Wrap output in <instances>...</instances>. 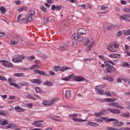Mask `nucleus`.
<instances>
[{"instance_id":"obj_13","label":"nucleus","mask_w":130,"mask_h":130,"mask_svg":"<svg viewBox=\"0 0 130 130\" xmlns=\"http://www.w3.org/2000/svg\"><path fill=\"white\" fill-rule=\"evenodd\" d=\"M73 79L77 81V82H82V81H84L85 79L82 76H74Z\"/></svg>"},{"instance_id":"obj_36","label":"nucleus","mask_w":130,"mask_h":130,"mask_svg":"<svg viewBox=\"0 0 130 130\" xmlns=\"http://www.w3.org/2000/svg\"><path fill=\"white\" fill-rule=\"evenodd\" d=\"M7 124H9V121L8 120L4 119L1 122V125H7Z\"/></svg>"},{"instance_id":"obj_47","label":"nucleus","mask_w":130,"mask_h":130,"mask_svg":"<svg viewBox=\"0 0 130 130\" xmlns=\"http://www.w3.org/2000/svg\"><path fill=\"white\" fill-rule=\"evenodd\" d=\"M35 90L37 93H41V89L39 87H36Z\"/></svg>"},{"instance_id":"obj_11","label":"nucleus","mask_w":130,"mask_h":130,"mask_svg":"<svg viewBox=\"0 0 130 130\" xmlns=\"http://www.w3.org/2000/svg\"><path fill=\"white\" fill-rule=\"evenodd\" d=\"M107 129L108 130H130V128L125 127H123L121 129H118V128H113L111 127H107Z\"/></svg>"},{"instance_id":"obj_43","label":"nucleus","mask_w":130,"mask_h":130,"mask_svg":"<svg viewBox=\"0 0 130 130\" xmlns=\"http://www.w3.org/2000/svg\"><path fill=\"white\" fill-rule=\"evenodd\" d=\"M40 9L44 12V13H47V10L44 6H41Z\"/></svg>"},{"instance_id":"obj_23","label":"nucleus","mask_w":130,"mask_h":130,"mask_svg":"<svg viewBox=\"0 0 130 130\" xmlns=\"http://www.w3.org/2000/svg\"><path fill=\"white\" fill-rule=\"evenodd\" d=\"M113 46H112L111 45H108L107 46V49H108V50H110V51H112V52H115L116 51V50H115V49H113Z\"/></svg>"},{"instance_id":"obj_49","label":"nucleus","mask_w":130,"mask_h":130,"mask_svg":"<svg viewBox=\"0 0 130 130\" xmlns=\"http://www.w3.org/2000/svg\"><path fill=\"white\" fill-rule=\"evenodd\" d=\"M101 119H103V120H105L106 122H109L108 119H109V118H108V117H102L101 118Z\"/></svg>"},{"instance_id":"obj_21","label":"nucleus","mask_w":130,"mask_h":130,"mask_svg":"<svg viewBox=\"0 0 130 130\" xmlns=\"http://www.w3.org/2000/svg\"><path fill=\"white\" fill-rule=\"evenodd\" d=\"M95 90L96 92L100 93V95H103L104 94V90L99 87L96 88Z\"/></svg>"},{"instance_id":"obj_54","label":"nucleus","mask_w":130,"mask_h":130,"mask_svg":"<svg viewBox=\"0 0 130 130\" xmlns=\"http://www.w3.org/2000/svg\"><path fill=\"white\" fill-rule=\"evenodd\" d=\"M56 101H57V99H53L51 100V102H50V103L51 104H52V105L53 104H54V103L56 102Z\"/></svg>"},{"instance_id":"obj_6","label":"nucleus","mask_w":130,"mask_h":130,"mask_svg":"<svg viewBox=\"0 0 130 130\" xmlns=\"http://www.w3.org/2000/svg\"><path fill=\"white\" fill-rule=\"evenodd\" d=\"M60 49H61L62 51H64V50H68V49H69V45L64 43H61Z\"/></svg>"},{"instance_id":"obj_46","label":"nucleus","mask_w":130,"mask_h":130,"mask_svg":"<svg viewBox=\"0 0 130 130\" xmlns=\"http://www.w3.org/2000/svg\"><path fill=\"white\" fill-rule=\"evenodd\" d=\"M108 30H113L114 29V25L113 24H111L109 26L107 27Z\"/></svg>"},{"instance_id":"obj_60","label":"nucleus","mask_w":130,"mask_h":130,"mask_svg":"<svg viewBox=\"0 0 130 130\" xmlns=\"http://www.w3.org/2000/svg\"><path fill=\"white\" fill-rule=\"evenodd\" d=\"M10 42L12 45H17V42H15L14 40H11Z\"/></svg>"},{"instance_id":"obj_59","label":"nucleus","mask_w":130,"mask_h":130,"mask_svg":"<svg viewBox=\"0 0 130 130\" xmlns=\"http://www.w3.org/2000/svg\"><path fill=\"white\" fill-rule=\"evenodd\" d=\"M91 60H92L91 58H85L83 59V61H84V62H87V61H91Z\"/></svg>"},{"instance_id":"obj_15","label":"nucleus","mask_w":130,"mask_h":130,"mask_svg":"<svg viewBox=\"0 0 130 130\" xmlns=\"http://www.w3.org/2000/svg\"><path fill=\"white\" fill-rule=\"evenodd\" d=\"M12 61L15 63H20L23 61L21 59H19V58L15 57L12 58Z\"/></svg>"},{"instance_id":"obj_44","label":"nucleus","mask_w":130,"mask_h":130,"mask_svg":"<svg viewBox=\"0 0 130 130\" xmlns=\"http://www.w3.org/2000/svg\"><path fill=\"white\" fill-rule=\"evenodd\" d=\"M104 95H107L109 97H111V94H110V91H106L104 93Z\"/></svg>"},{"instance_id":"obj_26","label":"nucleus","mask_w":130,"mask_h":130,"mask_svg":"<svg viewBox=\"0 0 130 130\" xmlns=\"http://www.w3.org/2000/svg\"><path fill=\"white\" fill-rule=\"evenodd\" d=\"M119 18L121 19V20H125L127 19V18H130V15L129 14L121 15Z\"/></svg>"},{"instance_id":"obj_19","label":"nucleus","mask_w":130,"mask_h":130,"mask_svg":"<svg viewBox=\"0 0 130 130\" xmlns=\"http://www.w3.org/2000/svg\"><path fill=\"white\" fill-rule=\"evenodd\" d=\"M95 44L94 42H92L88 46L86 47V51H90L91 48L93 47V46Z\"/></svg>"},{"instance_id":"obj_25","label":"nucleus","mask_w":130,"mask_h":130,"mask_svg":"<svg viewBox=\"0 0 130 130\" xmlns=\"http://www.w3.org/2000/svg\"><path fill=\"white\" fill-rule=\"evenodd\" d=\"M14 77H25V74L22 73H15L14 74Z\"/></svg>"},{"instance_id":"obj_37","label":"nucleus","mask_w":130,"mask_h":130,"mask_svg":"<svg viewBox=\"0 0 130 130\" xmlns=\"http://www.w3.org/2000/svg\"><path fill=\"white\" fill-rule=\"evenodd\" d=\"M84 40L85 41V43H84V45H89V43H90V39H88V38H85L84 39Z\"/></svg>"},{"instance_id":"obj_28","label":"nucleus","mask_w":130,"mask_h":130,"mask_svg":"<svg viewBox=\"0 0 130 130\" xmlns=\"http://www.w3.org/2000/svg\"><path fill=\"white\" fill-rule=\"evenodd\" d=\"M26 20L29 21V22H32L33 21V17L30 14H27L26 15Z\"/></svg>"},{"instance_id":"obj_12","label":"nucleus","mask_w":130,"mask_h":130,"mask_svg":"<svg viewBox=\"0 0 130 130\" xmlns=\"http://www.w3.org/2000/svg\"><path fill=\"white\" fill-rule=\"evenodd\" d=\"M110 57H111V58H118L119 59V58H120V57H121V56L120 55V54H110L109 55Z\"/></svg>"},{"instance_id":"obj_63","label":"nucleus","mask_w":130,"mask_h":130,"mask_svg":"<svg viewBox=\"0 0 130 130\" xmlns=\"http://www.w3.org/2000/svg\"><path fill=\"white\" fill-rule=\"evenodd\" d=\"M98 101L99 102H100V103H103L105 102L106 100L105 99H99Z\"/></svg>"},{"instance_id":"obj_58","label":"nucleus","mask_w":130,"mask_h":130,"mask_svg":"<svg viewBox=\"0 0 130 130\" xmlns=\"http://www.w3.org/2000/svg\"><path fill=\"white\" fill-rule=\"evenodd\" d=\"M61 8H62V6H56V11H57V10H59V11H60V10H61Z\"/></svg>"},{"instance_id":"obj_17","label":"nucleus","mask_w":130,"mask_h":130,"mask_svg":"<svg viewBox=\"0 0 130 130\" xmlns=\"http://www.w3.org/2000/svg\"><path fill=\"white\" fill-rule=\"evenodd\" d=\"M44 86H47L48 87H51V86H53L52 83L50 82L49 81L47 80L43 83Z\"/></svg>"},{"instance_id":"obj_38","label":"nucleus","mask_w":130,"mask_h":130,"mask_svg":"<svg viewBox=\"0 0 130 130\" xmlns=\"http://www.w3.org/2000/svg\"><path fill=\"white\" fill-rule=\"evenodd\" d=\"M111 45L113 47H115V48H118V47H119V44H116L115 42H114L113 44H112Z\"/></svg>"},{"instance_id":"obj_35","label":"nucleus","mask_w":130,"mask_h":130,"mask_svg":"<svg viewBox=\"0 0 130 130\" xmlns=\"http://www.w3.org/2000/svg\"><path fill=\"white\" fill-rule=\"evenodd\" d=\"M27 98H28V99H30L31 100H37V99H36V98L33 96V95H31V94H27V95L26 96Z\"/></svg>"},{"instance_id":"obj_16","label":"nucleus","mask_w":130,"mask_h":130,"mask_svg":"<svg viewBox=\"0 0 130 130\" xmlns=\"http://www.w3.org/2000/svg\"><path fill=\"white\" fill-rule=\"evenodd\" d=\"M113 106H115V107H117V108H120V109H123L124 108L116 102H113Z\"/></svg>"},{"instance_id":"obj_39","label":"nucleus","mask_w":130,"mask_h":130,"mask_svg":"<svg viewBox=\"0 0 130 130\" xmlns=\"http://www.w3.org/2000/svg\"><path fill=\"white\" fill-rule=\"evenodd\" d=\"M104 63L106 65V66L107 68H109V67H110L111 66V65L109 64V62L107 60H104Z\"/></svg>"},{"instance_id":"obj_20","label":"nucleus","mask_w":130,"mask_h":130,"mask_svg":"<svg viewBox=\"0 0 130 130\" xmlns=\"http://www.w3.org/2000/svg\"><path fill=\"white\" fill-rule=\"evenodd\" d=\"M72 119L73 120H74V121H75L76 122H84V121H86V120H85L77 118H73Z\"/></svg>"},{"instance_id":"obj_51","label":"nucleus","mask_w":130,"mask_h":130,"mask_svg":"<svg viewBox=\"0 0 130 130\" xmlns=\"http://www.w3.org/2000/svg\"><path fill=\"white\" fill-rule=\"evenodd\" d=\"M59 67L58 66H54V70L55 71V72H58V71H59Z\"/></svg>"},{"instance_id":"obj_27","label":"nucleus","mask_w":130,"mask_h":130,"mask_svg":"<svg viewBox=\"0 0 130 130\" xmlns=\"http://www.w3.org/2000/svg\"><path fill=\"white\" fill-rule=\"evenodd\" d=\"M71 92H70V90H67L66 91V98H67V99H70V98H71Z\"/></svg>"},{"instance_id":"obj_31","label":"nucleus","mask_w":130,"mask_h":130,"mask_svg":"<svg viewBox=\"0 0 130 130\" xmlns=\"http://www.w3.org/2000/svg\"><path fill=\"white\" fill-rule=\"evenodd\" d=\"M43 105H45V106H52V104H50V102L48 101H44L43 102Z\"/></svg>"},{"instance_id":"obj_3","label":"nucleus","mask_w":130,"mask_h":130,"mask_svg":"<svg viewBox=\"0 0 130 130\" xmlns=\"http://www.w3.org/2000/svg\"><path fill=\"white\" fill-rule=\"evenodd\" d=\"M15 82V79L12 78H10L8 79V83H9L10 86H14V87H15V88H17V89H21V87L18 84L14 83Z\"/></svg>"},{"instance_id":"obj_22","label":"nucleus","mask_w":130,"mask_h":130,"mask_svg":"<svg viewBox=\"0 0 130 130\" xmlns=\"http://www.w3.org/2000/svg\"><path fill=\"white\" fill-rule=\"evenodd\" d=\"M86 124L87 125H92V126H98L99 125V124L97 123H94L92 122L88 121Z\"/></svg>"},{"instance_id":"obj_29","label":"nucleus","mask_w":130,"mask_h":130,"mask_svg":"<svg viewBox=\"0 0 130 130\" xmlns=\"http://www.w3.org/2000/svg\"><path fill=\"white\" fill-rule=\"evenodd\" d=\"M15 109L17 111V112H21V111H24V109L22 108L19 107L18 106H15Z\"/></svg>"},{"instance_id":"obj_42","label":"nucleus","mask_w":130,"mask_h":130,"mask_svg":"<svg viewBox=\"0 0 130 130\" xmlns=\"http://www.w3.org/2000/svg\"><path fill=\"white\" fill-rule=\"evenodd\" d=\"M109 69H110V70H111V71H113V72L114 73H116L117 72V71L116 70V69H115V68H114V67L112 66L111 65V66L109 67Z\"/></svg>"},{"instance_id":"obj_5","label":"nucleus","mask_w":130,"mask_h":130,"mask_svg":"<svg viewBox=\"0 0 130 130\" xmlns=\"http://www.w3.org/2000/svg\"><path fill=\"white\" fill-rule=\"evenodd\" d=\"M43 122V120L35 121L32 122V125H35L36 127H43V124L40 123V122Z\"/></svg>"},{"instance_id":"obj_50","label":"nucleus","mask_w":130,"mask_h":130,"mask_svg":"<svg viewBox=\"0 0 130 130\" xmlns=\"http://www.w3.org/2000/svg\"><path fill=\"white\" fill-rule=\"evenodd\" d=\"M28 15H30V16H34V15H35V11L34 10H30Z\"/></svg>"},{"instance_id":"obj_4","label":"nucleus","mask_w":130,"mask_h":130,"mask_svg":"<svg viewBox=\"0 0 130 130\" xmlns=\"http://www.w3.org/2000/svg\"><path fill=\"white\" fill-rule=\"evenodd\" d=\"M34 72L35 74H38L41 76H44L45 77H49V74H46V72L39 70H34Z\"/></svg>"},{"instance_id":"obj_8","label":"nucleus","mask_w":130,"mask_h":130,"mask_svg":"<svg viewBox=\"0 0 130 130\" xmlns=\"http://www.w3.org/2000/svg\"><path fill=\"white\" fill-rule=\"evenodd\" d=\"M108 111L111 112V113H114L115 114H120L121 111L118 109H112L110 108H108Z\"/></svg>"},{"instance_id":"obj_53","label":"nucleus","mask_w":130,"mask_h":130,"mask_svg":"<svg viewBox=\"0 0 130 130\" xmlns=\"http://www.w3.org/2000/svg\"><path fill=\"white\" fill-rule=\"evenodd\" d=\"M124 13H130V8H125L123 9Z\"/></svg>"},{"instance_id":"obj_56","label":"nucleus","mask_w":130,"mask_h":130,"mask_svg":"<svg viewBox=\"0 0 130 130\" xmlns=\"http://www.w3.org/2000/svg\"><path fill=\"white\" fill-rule=\"evenodd\" d=\"M0 80H1V81H7V78H6V77L1 75H0Z\"/></svg>"},{"instance_id":"obj_61","label":"nucleus","mask_w":130,"mask_h":130,"mask_svg":"<svg viewBox=\"0 0 130 130\" xmlns=\"http://www.w3.org/2000/svg\"><path fill=\"white\" fill-rule=\"evenodd\" d=\"M27 58H28V59H30V60H33V59H35V57L32 55L29 57H28Z\"/></svg>"},{"instance_id":"obj_34","label":"nucleus","mask_w":130,"mask_h":130,"mask_svg":"<svg viewBox=\"0 0 130 130\" xmlns=\"http://www.w3.org/2000/svg\"><path fill=\"white\" fill-rule=\"evenodd\" d=\"M69 20H65L64 21L62 22L61 23V26L62 27H64L66 26H68L69 25V23L68 22Z\"/></svg>"},{"instance_id":"obj_41","label":"nucleus","mask_w":130,"mask_h":130,"mask_svg":"<svg viewBox=\"0 0 130 130\" xmlns=\"http://www.w3.org/2000/svg\"><path fill=\"white\" fill-rule=\"evenodd\" d=\"M68 69H69L68 67H62L61 68H60L59 71L60 72H64V71H67Z\"/></svg>"},{"instance_id":"obj_62","label":"nucleus","mask_w":130,"mask_h":130,"mask_svg":"<svg viewBox=\"0 0 130 130\" xmlns=\"http://www.w3.org/2000/svg\"><path fill=\"white\" fill-rule=\"evenodd\" d=\"M96 88H100V89L105 88V85H100L96 86Z\"/></svg>"},{"instance_id":"obj_57","label":"nucleus","mask_w":130,"mask_h":130,"mask_svg":"<svg viewBox=\"0 0 130 130\" xmlns=\"http://www.w3.org/2000/svg\"><path fill=\"white\" fill-rule=\"evenodd\" d=\"M109 122H110V121H117V119H114V118H109V119L108 120Z\"/></svg>"},{"instance_id":"obj_40","label":"nucleus","mask_w":130,"mask_h":130,"mask_svg":"<svg viewBox=\"0 0 130 130\" xmlns=\"http://www.w3.org/2000/svg\"><path fill=\"white\" fill-rule=\"evenodd\" d=\"M123 34L124 35H126L127 36H128V35H130V29L124 30L123 32Z\"/></svg>"},{"instance_id":"obj_52","label":"nucleus","mask_w":130,"mask_h":130,"mask_svg":"<svg viewBox=\"0 0 130 130\" xmlns=\"http://www.w3.org/2000/svg\"><path fill=\"white\" fill-rule=\"evenodd\" d=\"M22 16H23V15H22V14H19L18 16V17L17 18V21L18 22L21 20L20 19H21V18H22Z\"/></svg>"},{"instance_id":"obj_2","label":"nucleus","mask_w":130,"mask_h":130,"mask_svg":"<svg viewBox=\"0 0 130 130\" xmlns=\"http://www.w3.org/2000/svg\"><path fill=\"white\" fill-rule=\"evenodd\" d=\"M0 62H2L3 66H4V67H6V68H14V65H13V63L6 60H0Z\"/></svg>"},{"instance_id":"obj_9","label":"nucleus","mask_w":130,"mask_h":130,"mask_svg":"<svg viewBox=\"0 0 130 130\" xmlns=\"http://www.w3.org/2000/svg\"><path fill=\"white\" fill-rule=\"evenodd\" d=\"M18 127V125L17 124L15 123H10L7 126L5 127V128L8 129V128H14V129L15 128H17Z\"/></svg>"},{"instance_id":"obj_64","label":"nucleus","mask_w":130,"mask_h":130,"mask_svg":"<svg viewBox=\"0 0 130 130\" xmlns=\"http://www.w3.org/2000/svg\"><path fill=\"white\" fill-rule=\"evenodd\" d=\"M120 3H121V5H126V4H127V2H126V1H123V0L121 1Z\"/></svg>"},{"instance_id":"obj_14","label":"nucleus","mask_w":130,"mask_h":130,"mask_svg":"<svg viewBox=\"0 0 130 130\" xmlns=\"http://www.w3.org/2000/svg\"><path fill=\"white\" fill-rule=\"evenodd\" d=\"M74 76V75L72 74L70 76H69L67 77H64L61 79L62 81H65V82H68V81H70L72 78Z\"/></svg>"},{"instance_id":"obj_45","label":"nucleus","mask_w":130,"mask_h":130,"mask_svg":"<svg viewBox=\"0 0 130 130\" xmlns=\"http://www.w3.org/2000/svg\"><path fill=\"white\" fill-rule=\"evenodd\" d=\"M17 57H18V58H20L19 59H25V56L23 55H17Z\"/></svg>"},{"instance_id":"obj_10","label":"nucleus","mask_w":130,"mask_h":130,"mask_svg":"<svg viewBox=\"0 0 130 130\" xmlns=\"http://www.w3.org/2000/svg\"><path fill=\"white\" fill-rule=\"evenodd\" d=\"M103 80H106L109 82H114V78L112 77L111 76H107L103 77Z\"/></svg>"},{"instance_id":"obj_32","label":"nucleus","mask_w":130,"mask_h":130,"mask_svg":"<svg viewBox=\"0 0 130 130\" xmlns=\"http://www.w3.org/2000/svg\"><path fill=\"white\" fill-rule=\"evenodd\" d=\"M120 116L124 118H126V117L128 118L130 116L129 113H123L120 115Z\"/></svg>"},{"instance_id":"obj_7","label":"nucleus","mask_w":130,"mask_h":130,"mask_svg":"<svg viewBox=\"0 0 130 130\" xmlns=\"http://www.w3.org/2000/svg\"><path fill=\"white\" fill-rule=\"evenodd\" d=\"M123 124H124V122H119L118 120L113 122V126H114V127H118V126H122Z\"/></svg>"},{"instance_id":"obj_55","label":"nucleus","mask_w":130,"mask_h":130,"mask_svg":"<svg viewBox=\"0 0 130 130\" xmlns=\"http://www.w3.org/2000/svg\"><path fill=\"white\" fill-rule=\"evenodd\" d=\"M29 84L28 82H22V83H20L19 85L20 86H27Z\"/></svg>"},{"instance_id":"obj_48","label":"nucleus","mask_w":130,"mask_h":130,"mask_svg":"<svg viewBox=\"0 0 130 130\" xmlns=\"http://www.w3.org/2000/svg\"><path fill=\"white\" fill-rule=\"evenodd\" d=\"M49 22V20L48 19V18L45 17L44 19V24H46Z\"/></svg>"},{"instance_id":"obj_33","label":"nucleus","mask_w":130,"mask_h":130,"mask_svg":"<svg viewBox=\"0 0 130 130\" xmlns=\"http://www.w3.org/2000/svg\"><path fill=\"white\" fill-rule=\"evenodd\" d=\"M0 11L2 14H6V12H7V9H6V8H5L4 6H1L0 8Z\"/></svg>"},{"instance_id":"obj_24","label":"nucleus","mask_w":130,"mask_h":130,"mask_svg":"<svg viewBox=\"0 0 130 130\" xmlns=\"http://www.w3.org/2000/svg\"><path fill=\"white\" fill-rule=\"evenodd\" d=\"M31 82L32 83L37 84L38 85H40V84H41V80H40L39 79H32Z\"/></svg>"},{"instance_id":"obj_30","label":"nucleus","mask_w":130,"mask_h":130,"mask_svg":"<svg viewBox=\"0 0 130 130\" xmlns=\"http://www.w3.org/2000/svg\"><path fill=\"white\" fill-rule=\"evenodd\" d=\"M106 102H114L116 101V99L115 98H107L105 99Z\"/></svg>"},{"instance_id":"obj_18","label":"nucleus","mask_w":130,"mask_h":130,"mask_svg":"<svg viewBox=\"0 0 130 130\" xmlns=\"http://www.w3.org/2000/svg\"><path fill=\"white\" fill-rule=\"evenodd\" d=\"M18 23H19V24H27V23H28V20H27V19L24 18L20 19Z\"/></svg>"},{"instance_id":"obj_1","label":"nucleus","mask_w":130,"mask_h":130,"mask_svg":"<svg viewBox=\"0 0 130 130\" xmlns=\"http://www.w3.org/2000/svg\"><path fill=\"white\" fill-rule=\"evenodd\" d=\"M85 34H87V30L84 28H80L78 30V34L75 33L72 35V39H75V40L78 41V42H82L83 38L81 35H85Z\"/></svg>"}]
</instances>
